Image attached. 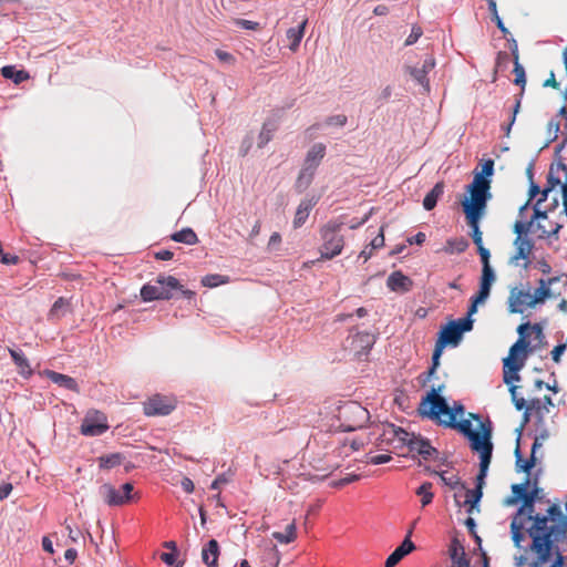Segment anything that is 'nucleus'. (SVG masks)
<instances>
[{
	"label": "nucleus",
	"mask_w": 567,
	"mask_h": 567,
	"mask_svg": "<svg viewBox=\"0 0 567 567\" xmlns=\"http://www.w3.org/2000/svg\"><path fill=\"white\" fill-rule=\"evenodd\" d=\"M527 519L533 524L526 529L532 538L529 549L536 554V559L532 567H539L548 563L553 555L557 534H564L567 527L566 523L548 525V519L544 514H527Z\"/></svg>",
	"instance_id": "obj_1"
},
{
	"label": "nucleus",
	"mask_w": 567,
	"mask_h": 567,
	"mask_svg": "<svg viewBox=\"0 0 567 567\" xmlns=\"http://www.w3.org/2000/svg\"><path fill=\"white\" fill-rule=\"evenodd\" d=\"M444 384L432 386L425 395L422 396L417 413L423 419L436 421L440 424L441 416L449 415V419H456L457 415H463L465 412L464 405L460 401H455L453 406L450 408L447 400L441 394Z\"/></svg>",
	"instance_id": "obj_2"
},
{
	"label": "nucleus",
	"mask_w": 567,
	"mask_h": 567,
	"mask_svg": "<svg viewBox=\"0 0 567 567\" xmlns=\"http://www.w3.org/2000/svg\"><path fill=\"white\" fill-rule=\"evenodd\" d=\"M381 437L382 441H386L388 443L398 440L402 445L406 446L410 452L417 453L425 461L437 458L440 454L437 449L432 446L429 439L423 437L421 434L409 432L393 423L385 425Z\"/></svg>",
	"instance_id": "obj_3"
},
{
	"label": "nucleus",
	"mask_w": 567,
	"mask_h": 567,
	"mask_svg": "<svg viewBox=\"0 0 567 567\" xmlns=\"http://www.w3.org/2000/svg\"><path fill=\"white\" fill-rule=\"evenodd\" d=\"M440 425L456 430L464 437L467 439L470 447L473 452H481L486 449H494L492 436H493V424L489 419L485 422H481L480 430H474L471 419L460 420L446 419L441 420Z\"/></svg>",
	"instance_id": "obj_4"
},
{
	"label": "nucleus",
	"mask_w": 567,
	"mask_h": 567,
	"mask_svg": "<svg viewBox=\"0 0 567 567\" xmlns=\"http://www.w3.org/2000/svg\"><path fill=\"white\" fill-rule=\"evenodd\" d=\"M481 167V172H475L472 183L466 186L470 197L466 196L463 200L487 204L492 198L491 184L494 175V161L487 158L483 161Z\"/></svg>",
	"instance_id": "obj_5"
},
{
	"label": "nucleus",
	"mask_w": 567,
	"mask_h": 567,
	"mask_svg": "<svg viewBox=\"0 0 567 567\" xmlns=\"http://www.w3.org/2000/svg\"><path fill=\"white\" fill-rule=\"evenodd\" d=\"M343 224L336 220H330L322 226L320 234L322 238V246L320 254L322 259H332L341 254L343 248V236L340 234Z\"/></svg>",
	"instance_id": "obj_6"
},
{
	"label": "nucleus",
	"mask_w": 567,
	"mask_h": 567,
	"mask_svg": "<svg viewBox=\"0 0 567 567\" xmlns=\"http://www.w3.org/2000/svg\"><path fill=\"white\" fill-rule=\"evenodd\" d=\"M474 320L468 318H458L447 321L437 333V341L446 347H457L465 332L473 330Z\"/></svg>",
	"instance_id": "obj_7"
},
{
	"label": "nucleus",
	"mask_w": 567,
	"mask_h": 567,
	"mask_svg": "<svg viewBox=\"0 0 567 567\" xmlns=\"http://www.w3.org/2000/svg\"><path fill=\"white\" fill-rule=\"evenodd\" d=\"M134 486L132 483H124L120 489L115 488L110 483H104L99 487V495L103 498L104 503L111 507L122 506L134 501L133 494Z\"/></svg>",
	"instance_id": "obj_8"
},
{
	"label": "nucleus",
	"mask_w": 567,
	"mask_h": 567,
	"mask_svg": "<svg viewBox=\"0 0 567 567\" xmlns=\"http://www.w3.org/2000/svg\"><path fill=\"white\" fill-rule=\"evenodd\" d=\"M486 207L487 204L484 203L462 200V208L465 214L466 223L472 230L471 236L476 246L483 244L480 221L485 214Z\"/></svg>",
	"instance_id": "obj_9"
},
{
	"label": "nucleus",
	"mask_w": 567,
	"mask_h": 567,
	"mask_svg": "<svg viewBox=\"0 0 567 567\" xmlns=\"http://www.w3.org/2000/svg\"><path fill=\"white\" fill-rule=\"evenodd\" d=\"M340 414L341 417L350 422L346 425L347 432H353L358 429L364 427L370 420L369 411L354 401L346 403L340 409Z\"/></svg>",
	"instance_id": "obj_10"
},
{
	"label": "nucleus",
	"mask_w": 567,
	"mask_h": 567,
	"mask_svg": "<svg viewBox=\"0 0 567 567\" xmlns=\"http://www.w3.org/2000/svg\"><path fill=\"white\" fill-rule=\"evenodd\" d=\"M513 231L516 234V238L514 240L516 252L512 257V261L528 259L529 254L535 247L534 240L529 237L530 231L523 226V220L515 221Z\"/></svg>",
	"instance_id": "obj_11"
},
{
	"label": "nucleus",
	"mask_w": 567,
	"mask_h": 567,
	"mask_svg": "<svg viewBox=\"0 0 567 567\" xmlns=\"http://www.w3.org/2000/svg\"><path fill=\"white\" fill-rule=\"evenodd\" d=\"M528 357L509 353L503 359V381L509 386L520 381L519 371L525 367Z\"/></svg>",
	"instance_id": "obj_12"
},
{
	"label": "nucleus",
	"mask_w": 567,
	"mask_h": 567,
	"mask_svg": "<svg viewBox=\"0 0 567 567\" xmlns=\"http://www.w3.org/2000/svg\"><path fill=\"white\" fill-rule=\"evenodd\" d=\"M109 430L107 420L104 413L94 411L87 413L81 423V434L85 436H100Z\"/></svg>",
	"instance_id": "obj_13"
},
{
	"label": "nucleus",
	"mask_w": 567,
	"mask_h": 567,
	"mask_svg": "<svg viewBox=\"0 0 567 567\" xmlns=\"http://www.w3.org/2000/svg\"><path fill=\"white\" fill-rule=\"evenodd\" d=\"M176 408V400L171 396L155 394L144 403V414L147 416L168 415Z\"/></svg>",
	"instance_id": "obj_14"
},
{
	"label": "nucleus",
	"mask_w": 567,
	"mask_h": 567,
	"mask_svg": "<svg viewBox=\"0 0 567 567\" xmlns=\"http://www.w3.org/2000/svg\"><path fill=\"white\" fill-rule=\"evenodd\" d=\"M530 332V322H525L518 326L517 333L518 339L515 343H513L509 348V353L520 354L528 357L530 353L535 352L538 346H533L529 341Z\"/></svg>",
	"instance_id": "obj_15"
},
{
	"label": "nucleus",
	"mask_w": 567,
	"mask_h": 567,
	"mask_svg": "<svg viewBox=\"0 0 567 567\" xmlns=\"http://www.w3.org/2000/svg\"><path fill=\"white\" fill-rule=\"evenodd\" d=\"M417 520L419 519H415L412 523L403 542L388 556L384 567H395L406 555L415 549V544L412 542L411 537Z\"/></svg>",
	"instance_id": "obj_16"
},
{
	"label": "nucleus",
	"mask_w": 567,
	"mask_h": 567,
	"mask_svg": "<svg viewBox=\"0 0 567 567\" xmlns=\"http://www.w3.org/2000/svg\"><path fill=\"white\" fill-rule=\"evenodd\" d=\"M155 282L159 285L158 300H171L177 289H182L179 280L173 276L158 275Z\"/></svg>",
	"instance_id": "obj_17"
},
{
	"label": "nucleus",
	"mask_w": 567,
	"mask_h": 567,
	"mask_svg": "<svg viewBox=\"0 0 567 567\" xmlns=\"http://www.w3.org/2000/svg\"><path fill=\"white\" fill-rule=\"evenodd\" d=\"M327 146L323 143L313 144L306 154L303 167L316 172L326 155Z\"/></svg>",
	"instance_id": "obj_18"
},
{
	"label": "nucleus",
	"mask_w": 567,
	"mask_h": 567,
	"mask_svg": "<svg viewBox=\"0 0 567 567\" xmlns=\"http://www.w3.org/2000/svg\"><path fill=\"white\" fill-rule=\"evenodd\" d=\"M413 281L410 277L405 276L402 271L396 270L390 274L386 279V287L391 291L408 292L411 290Z\"/></svg>",
	"instance_id": "obj_19"
},
{
	"label": "nucleus",
	"mask_w": 567,
	"mask_h": 567,
	"mask_svg": "<svg viewBox=\"0 0 567 567\" xmlns=\"http://www.w3.org/2000/svg\"><path fill=\"white\" fill-rule=\"evenodd\" d=\"M493 450L494 449H486L482 450L481 452H476L480 457V470L476 475V482H475V488H478L483 491L485 485V480L488 473V467L493 457Z\"/></svg>",
	"instance_id": "obj_20"
},
{
	"label": "nucleus",
	"mask_w": 567,
	"mask_h": 567,
	"mask_svg": "<svg viewBox=\"0 0 567 567\" xmlns=\"http://www.w3.org/2000/svg\"><path fill=\"white\" fill-rule=\"evenodd\" d=\"M9 354L18 369V373L25 380L30 379L33 370L23 351L20 349H9Z\"/></svg>",
	"instance_id": "obj_21"
},
{
	"label": "nucleus",
	"mask_w": 567,
	"mask_h": 567,
	"mask_svg": "<svg viewBox=\"0 0 567 567\" xmlns=\"http://www.w3.org/2000/svg\"><path fill=\"white\" fill-rule=\"evenodd\" d=\"M220 547L216 539H209L202 549V560L207 567H218Z\"/></svg>",
	"instance_id": "obj_22"
},
{
	"label": "nucleus",
	"mask_w": 567,
	"mask_h": 567,
	"mask_svg": "<svg viewBox=\"0 0 567 567\" xmlns=\"http://www.w3.org/2000/svg\"><path fill=\"white\" fill-rule=\"evenodd\" d=\"M43 374L50 381L58 384L59 386L66 389L69 391L79 392V385H78V382L75 381V379H73L66 374H62V373L55 372L53 370H49V369L44 370Z\"/></svg>",
	"instance_id": "obj_23"
},
{
	"label": "nucleus",
	"mask_w": 567,
	"mask_h": 567,
	"mask_svg": "<svg viewBox=\"0 0 567 567\" xmlns=\"http://www.w3.org/2000/svg\"><path fill=\"white\" fill-rule=\"evenodd\" d=\"M316 204L317 200L315 198H306L300 202L292 221L295 228H300L306 223V220L309 217L310 210L313 208Z\"/></svg>",
	"instance_id": "obj_24"
},
{
	"label": "nucleus",
	"mask_w": 567,
	"mask_h": 567,
	"mask_svg": "<svg viewBox=\"0 0 567 567\" xmlns=\"http://www.w3.org/2000/svg\"><path fill=\"white\" fill-rule=\"evenodd\" d=\"M540 488L535 484L533 489L525 497L522 505L516 511L515 515L522 517L527 514L535 513V503L537 502L538 494L540 493Z\"/></svg>",
	"instance_id": "obj_25"
},
{
	"label": "nucleus",
	"mask_w": 567,
	"mask_h": 567,
	"mask_svg": "<svg viewBox=\"0 0 567 567\" xmlns=\"http://www.w3.org/2000/svg\"><path fill=\"white\" fill-rule=\"evenodd\" d=\"M520 293H529V291L516 289H513L511 291V296L508 298V311L511 313H523L524 309L522 308V306L528 307L529 299L526 297H522Z\"/></svg>",
	"instance_id": "obj_26"
},
{
	"label": "nucleus",
	"mask_w": 567,
	"mask_h": 567,
	"mask_svg": "<svg viewBox=\"0 0 567 567\" xmlns=\"http://www.w3.org/2000/svg\"><path fill=\"white\" fill-rule=\"evenodd\" d=\"M308 23V20L305 19L301 21L298 27L289 28L286 32L287 39L290 41L289 49L292 52H296L300 45V42L305 35V29Z\"/></svg>",
	"instance_id": "obj_27"
},
{
	"label": "nucleus",
	"mask_w": 567,
	"mask_h": 567,
	"mask_svg": "<svg viewBox=\"0 0 567 567\" xmlns=\"http://www.w3.org/2000/svg\"><path fill=\"white\" fill-rule=\"evenodd\" d=\"M516 449L514 452L515 458H516V470L517 472H524L529 476L530 471L535 467L536 463L538 462V457L529 456L528 458H524L519 442H516Z\"/></svg>",
	"instance_id": "obj_28"
},
{
	"label": "nucleus",
	"mask_w": 567,
	"mask_h": 567,
	"mask_svg": "<svg viewBox=\"0 0 567 567\" xmlns=\"http://www.w3.org/2000/svg\"><path fill=\"white\" fill-rule=\"evenodd\" d=\"M561 292L559 291L557 296ZM522 297H526L529 299L528 308H534L537 303H543L546 299L556 297L553 292L551 288L538 287L535 289L534 293H520Z\"/></svg>",
	"instance_id": "obj_29"
},
{
	"label": "nucleus",
	"mask_w": 567,
	"mask_h": 567,
	"mask_svg": "<svg viewBox=\"0 0 567 567\" xmlns=\"http://www.w3.org/2000/svg\"><path fill=\"white\" fill-rule=\"evenodd\" d=\"M1 75L7 80H11L14 84H20L30 78L25 70H18L16 65L2 66Z\"/></svg>",
	"instance_id": "obj_30"
},
{
	"label": "nucleus",
	"mask_w": 567,
	"mask_h": 567,
	"mask_svg": "<svg viewBox=\"0 0 567 567\" xmlns=\"http://www.w3.org/2000/svg\"><path fill=\"white\" fill-rule=\"evenodd\" d=\"M525 524L522 517L514 515L511 522V534L514 545L522 548V542L525 539L524 534Z\"/></svg>",
	"instance_id": "obj_31"
},
{
	"label": "nucleus",
	"mask_w": 567,
	"mask_h": 567,
	"mask_svg": "<svg viewBox=\"0 0 567 567\" xmlns=\"http://www.w3.org/2000/svg\"><path fill=\"white\" fill-rule=\"evenodd\" d=\"M443 193L444 184L442 182L436 183L423 199L424 209L427 212L432 210L436 206L437 200L443 195Z\"/></svg>",
	"instance_id": "obj_32"
},
{
	"label": "nucleus",
	"mask_w": 567,
	"mask_h": 567,
	"mask_svg": "<svg viewBox=\"0 0 567 567\" xmlns=\"http://www.w3.org/2000/svg\"><path fill=\"white\" fill-rule=\"evenodd\" d=\"M278 125L275 120H267L261 127V131L258 135V147H265L274 136V133L277 131Z\"/></svg>",
	"instance_id": "obj_33"
},
{
	"label": "nucleus",
	"mask_w": 567,
	"mask_h": 567,
	"mask_svg": "<svg viewBox=\"0 0 567 567\" xmlns=\"http://www.w3.org/2000/svg\"><path fill=\"white\" fill-rule=\"evenodd\" d=\"M405 72L423 89L424 93L430 92V81L424 70L419 66H405Z\"/></svg>",
	"instance_id": "obj_34"
},
{
	"label": "nucleus",
	"mask_w": 567,
	"mask_h": 567,
	"mask_svg": "<svg viewBox=\"0 0 567 567\" xmlns=\"http://www.w3.org/2000/svg\"><path fill=\"white\" fill-rule=\"evenodd\" d=\"M125 456L122 453H111L97 457L100 470H111L122 464Z\"/></svg>",
	"instance_id": "obj_35"
},
{
	"label": "nucleus",
	"mask_w": 567,
	"mask_h": 567,
	"mask_svg": "<svg viewBox=\"0 0 567 567\" xmlns=\"http://www.w3.org/2000/svg\"><path fill=\"white\" fill-rule=\"evenodd\" d=\"M171 239L189 246L198 243V237L190 227H185L182 230L172 234Z\"/></svg>",
	"instance_id": "obj_36"
},
{
	"label": "nucleus",
	"mask_w": 567,
	"mask_h": 567,
	"mask_svg": "<svg viewBox=\"0 0 567 567\" xmlns=\"http://www.w3.org/2000/svg\"><path fill=\"white\" fill-rule=\"evenodd\" d=\"M483 498V491L478 488H472L466 491L465 505H468L466 512L472 514L474 511H480V503Z\"/></svg>",
	"instance_id": "obj_37"
},
{
	"label": "nucleus",
	"mask_w": 567,
	"mask_h": 567,
	"mask_svg": "<svg viewBox=\"0 0 567 567\" xmlns=\"http://www.w3.org/2000/svg\"><path fill=\"white\" fill-rule=\"evenodd\" d=\"M533 214L529 220H523V226L527 228V230L532 231L534 229V225L536 221H540L548 218L549 210L546 207L545 209L540 208V204H534L532 206Z\"/></svg>",
	"instance_id": "obj_38"
},
{
	"label": "nucleus",
	"mask_w": 567,
	"mask_h": 567,
	"mask_svg": "<svg viewBox=\"0 0 567 567\" xmlns=\"http://www.w3.org/2000/svg\"><path fill=\"white\" fill-rule=\"evenodd\" d=\"M425 470L431 474L439 475L442 483L452 489L466 488L465 483L461 482V478L457 475H452L447 477L445 476V472H437L435 470H432L430 466H426Z\"/></svg>",
	"instance_id": "obj_39"
},
{
	"label": "nucleus",
	"mask_w": 567,
	"mask_h": 567,
	"mask_svg": "<svg viewBox=\"0 0 567 567\" xmlns=\"http://www.w3.org/2000/svg\"><path fill=\"white\" fill-rule=\"evenodd\" d=\"M69 301L64 299L63 297L58 298V300L54 301L52 305L50 312H49V319L51 320H59L62 317L65 316V313L69 310Z\"/></svg>",
	"instance_id": "obj_40"
},
{
	"label": "nucleus",
	"mask_w": 567,
	"mask_h": 567,
	"mask_svg": "<svg viewBox=\"0 0 567 567\" xmlns=\"http://www.w3.org/2000/svg\"><path fill=\"white\" fill-rule=\"evenodd\" d=\"M432 487L433 484L431 482H424L416 488L415 494L421 497L422 507L433 502L434 494L432 493Z\"/></svg>",
	"instance_id": "obj_41"
},
{
	"label": "nucleus",
	"mask_w": 567,
	"mask_h": 567,
	"mask_svg": "<svg viewBox=\"0 0 567 567\" xmlns=\"http://www.w3.org/2000/svg\"><path fill=\"white\" fill-rule=\"evenodd\" d=\"M316 172L313 171H306V167L302 166L301 171L299 172L298 178L296 181V188L298 192H303L309 187V185L312 183V179L315 177Z\"/></svg>",
	"instance_id": "obj_42"
},
{
	"label": "nucleus",
	"mask_w": 567,
	"mask_h": 567,
	"mask_svg": "<svg viewBox=\"0 0 567 567\" xmlns=\"http://www.w3.org/2000/svg\"><path fill=\"white\" fill-rule=\"evenodd\" d=\"M272 537L280 544H289L296 538V525L290 523L286 526L285 532H275Z\"/></svg>",
	"instance_id": "obj_43"
},
{
	"label": "nucleus",
	"mask_w": 567,
	"mask_h": 567,
	"mask_svg": "<svg viewBox=\"0 0 567 567\" xmlns=\"http://www.w3.org/2000/svg\"><path fill=\"white\" fill-rule=\"evenodd\" d=\"M141 298L144 302L158 300L159 285L145 284L141 288Z\"/></svg>",
	"instance_id": "obj_44"
},
{
	"label": "nucleus",
	"mask_w": 567,
	"mask_h": 567,
	"mask_svg": "<svg viewBox=\"0 0 567 567\" xmlns=\"http://www.w3.org/2000/svg\"><path fill=\"white\" fill-rule=\"evenodd\" d=\"M229 282V277L219 274H209L202 278V285L208 288H215Z\"/></svg>",
	"instance_id": "obj_45"
},
{
	"label": "nucleus",
	"mask_w": 567,
	"mask_h": 567,
	"mask_svg": "<svg viewBox=\"0 0 567 567\" xmlns=\"http://www.w3.org/2000/svg\"><path fill=\"white\" fill-rule=\"evenodd\" d=\"M468 241L464 237L453 238L447 240V247L445 248L446 252L453 254H462L468 248Z\"/></svg>",
	"instance_id": "obj_46"
},
{
	"label": "nucleus",
	"mask_w": 567,
	"mask_h": 567,
	"mask_svg": "<svg viewBox=\"0 0 567 567\" xmlns=\"http://www.w3.org/2000/svg\"><path fill=\"white\" fill-rule=\"evenodd\" d=\"M530 485V477L526 476L525 481L520 484L512 485V495L517 496L518 502H524L525 497L528 495L530 491L528 487Z\"/></svg>",
	"instance_id": "obj_47"
},
{
	"label": "nucleus",
	"mask_w": 567,
	"mask_h": 567,
	"mask_svg": "<svg viewBox=\"0 0 567 567\" xmlns=\"http://www.w3.org/2000/svg\"><path fill=\"white\" fill-rule=\"evenodd\" d=\"M515 74L514 84L522 87V91L524 92L525 85H526V71L525 68L519 63V60L514 61V70Z\"/></svg>",
	"instance_id": "obj_48"
},
{
	"label": "nucleus",
	"mask_w": 567,
	"mask_h": 567,
	"mask_svg": "<svg viewBox=\"0 0 567 567\" xmlns=\"http://www.w3.org/2000/svg\"><path fill=\"white\" fill-rule=\"evenodd\" d=\"M354 342L359 343L360 347L368 352L369 350L372 349L375 342V338L373 334L369 332H361L355 336Z\"/></svg>",
	"instance_id": "obj_49"
},
{
	"label": "nucleus",
	"mask_w": 567,
	"mask_h": 567,
	"mask_svg": "<svg viewBox=\"0 0 567 567\" xmlns=\"http://www.w3.org/2000/svg\"><path fill=\"white\" fill-rule=\"evenodd\" d=\"M450 556L453 561V566H458L457 563L462 561V559L470 564L468 559L465 556L463 546L458 545L456 542H454L453 545L451 546Z\"/></svg>",
	"instance_id": "obj_50"
},
{
	"label": "nucleus",
	"mask_w": 567,
	"mask_h": 567,
	"mask_svg": "<svg viewBox=\"0 0 567 567\" xmlns=\"http://www.w3.org/2000/svg\"><path fill=\"white\" fill-rule=\"evenodd\" d=\"M546 518L551 522H558V524L566 523L567 520L564 518L561 508L558 504H553L548 507Z\"/></svg>",
	"instance_id": "obj_51"
},
{
	"label": "nucleus",
	"mask_w": 567,
	"mask_h": 567,
	"mask_svg": "<svg viewBox=\"0 0 567 567\" xmlns=\"http://www.w3.org/2000/svg\"><path fill=\"white\" fill-rule=\"evenodd\" d=\"M561 185H563V183H561L560 178L556 175L555 166H554V164H551L549 167L547 178H546V184L544 187H546L547 190L553 192L557 186L561 187Z\"/></svg>",
	"instance_id": "obj_52"
},
{
	"label": "nucleus",
	"mask_w": 567,
	"mask_h": 567,
	"mask_svg": "<svg viewBox=\"0 0 567 567\" xmlns=\"http://www.w3.org/2000/svg\"><path fill=\"white\" fill-rule=\"evenodd\" d=\"M536 434H535V439H537L538 441H540L542 443L547 440L549 437V431L547 430L546 425H545V421H544V417L542 414L538 415L537 417V421H536Z\"/></svg>",
	"instance_id": "obj_53"
},
{
	"label": "nucleus",
	"mask_w": 567,
	"mask_h": 567,
	"mask_svg": "<svg viewBox=\"0 0 567 567\" xmlns=\"http://www.w3.org/2000/svg\"><path fill=\"white\" fill-rule=\"evenodd\" d=\"M508 391L511 393L512 401H513V404L516 408V410L522 411L524 408H526V405H527L526 400L524 398L517 396V385L512 384L508 388Z\"/></svg>",
	"instance_id": "obj_54"
},
{
	"label": "nucleus",
	"mask_w": 567,
	"mask_h": 567,
	"mask_svg": "<svg viewBox=\"0 0 567 567\" xmlns=\"http://www.w3.org/2000/svg\"><path fill=\"white\" fill-rule=\"evenodd\" d=\"M465 526L468 529L470 535L474 538L475 543L481 547L482 538L476 533V522L473 517H467L464 522Z\"/></svg>",
	"instance_id": "obj_55"
},
{
	"label": "nucleus",
	"mask_w": 567,
	"mask_h": 567,
	"mask_svg": "<svg viewBox=\"0 0 567 567\" xmlns=\"http://www.w3.org/2000/svg\"><path fill=\"white\" fill-rule=\"evenodd\" d=\"M423 34V30L420 25L417 24H414L411 29V33L409 34V37L406 38L405 42H404V45L405 47H410L412 44H414Z\"/></svg>",
	"instance_id": "obj_56"
},
{
	"label": "nucleus",
	"mask_w": 567,
	"mask_h": 567,
	"mask_svg": "<svg viewBox=\"0 0 567 567\" xmlns=\"http://www.w3.org/2000/svg\"><path fill=\"white\" fill-rule=\"evenodd\" d=\"M347 122H348V118L343 114L331 115V116H328L326 120L327 125L339 126V127L344 126L347 124Z\"/></svg>",
	"instance_id": "obj_57"
},
{
	"label": "nucleus",
	"mask_w": 567,
	"mask_h": 567,
	"mask_svg": "<svg viewBox=\"0 0 567 567\" xmlns=\"http://www.w3.org/2000/svg\"><path fill=\"white\" fill-rule=\"evenodd\" d=\"M178 550H169L161 554V559L167 566H176Z\"/></svg>",
	"instance_id": "obj_58"
},
{
	"label": "nucleus",
	"mask_w": 567,
	"mask_h": 567,
	"mask_svg": "<svg viewBox=\"0 0 567 567\" xmlns=\"http://www.w3.org/2000/svg\"><path fill=\"white\" fill-rule=\"evenodd\" d=\"M445 348L446 346H444L442 342H439L437 340L435 341L434 350L431 358L432 364L440 365V360Z\"/></svg>",
	"instance_id": "obj_59"
},
{
	"label": "nucleus",
	"mask_w": 567,
	"mask_h": 567,
	"mask_svg": "<svg viewBox=\"0 0 567 567\" xmlns=\"http://www.w3.org/2000/svg\"><path fill=\"white\" fill-rule=\"evenodd\" d=\"M567 349V341L558 343L554 347V349L550 352L551 359L554 362L559 363L561 355L565 353Z\"/></svg>",
	"instance_id": "obj_60"
},
{
	"label": "nucleus",
	"mask_w": 567,
	"mask_h": 567,
	"mask_svg": "<svg viewBox=\"0 0 567 567\" xmlns=\"http://www.w3.org/2000/svg\"><path fill=\"white\" fill-rule=\"evenodd\" d=\"M480 279L494 284V281L496 280V274L491 265L482 266V274Z\"/></svg>",
	"instance_id": "obj_61"
},
{
	"label": "nucleus",
	"mask_w": 567,
	"mask_h": 567,
	"mask_svg": "<svg viewBox=\"0 0 567 567\" xmlns=\"http://www.w3.org/2000/svg\"><path fill=\"white\" fill-rule=\"evenodd\" d=\"M235 24L245 30L256 31L260 28L258 22L246 20V19H236Z\"/></svg>",
	"instance_id": "obj_62"
},
{
	"label": "nucleus",
	"mask_w": 567,
	"mask_h": 567,
	"mask_svg": "<svg viewBox=\"0 0 567 567\" xmlns=\"http://www.w3.org/2000/svg\"><path fill=\"white\" fill-rule=\"evenodd\" d=\"M384 246V228L380 227L378 235L371 240L370 249L375 250Z\"/></svg>",
	"instance_id": "obj_63"
},
{
	"label": "nucleus",
	"mask_w": 567,
	"mask_h": 567,
	"mask_svg": "<svg viewBox=\"0 0 567 567\" xmlns=\"http://www.w3.org/2000/svg\"><path fill=\"white\" fill-rule=\"evenodd\" d=\"M230 481V476L227 473H221L216 476V478L210 484V489H218L223 484H226Z\"/></svg>",
	"instance_id": "obj_64"
}]
</instances>
